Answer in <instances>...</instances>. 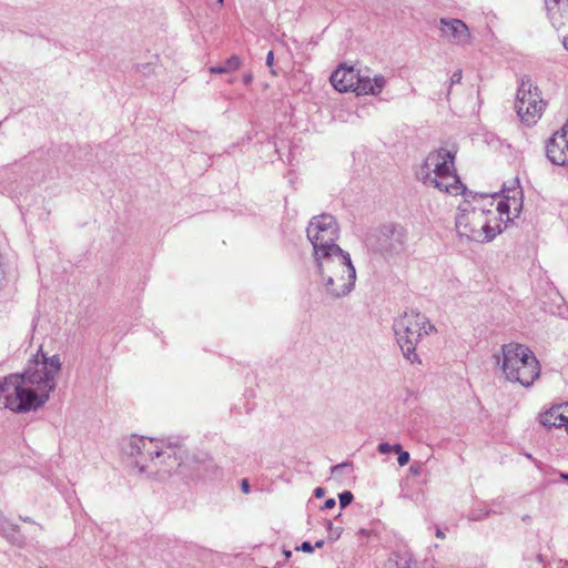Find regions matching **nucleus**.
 <instances>
[{"label": "nucleus", "instance_id": "nucleus-9", "mask_svg": "<svg viewBox=\"0 0 568 568\" xmlns=\"http://www.w3.org/2000/svg\"><path fill=\"white\" fill-rule=\"evenodd\" d=\"M306 232L307 239L313 245L314 260L329 255L335 248L342 250L336 244L339 237V227L333 215L324 213L313 217Z\"/></svg>", "mask_w": 568, "mask_h": 568}, {"label": "nucleus", "instance_id": "nucleus-14", "mask_svg": "<svg viewBox=\"0 0 568 568\" xmlns=\"http://www.w3.org/2000/svg\"><path fill=\"white\" fill-rule=\"evenodd\" d=\"M495 197L497 203L494 205V211H496V221L499 223L511 221V214L517 216L523 209L521 190H515L513 196L500 199L495 195Z\"/></svg>", "mask_w": 568, "mask_h": 568}, {"label": "nucleus", "instance_id": "nucleus-35", "mask_svg": "<svg viewBox=\"0 0 568 568\" xmlns=\"http://www.w3.org/2000/svg\"><path fill=\"white\" fill-rule=\"evenodd\" d=\"M323 545H324V540L321 539V540H317L313 547L322 548Z\"/></svg>", "mask_w": 568, "mask_h": 568}, {"label": "nucleus", "instance_id": "nucleus-19", "mask_svg": "<svg viewBox=\"0 0 568 568\" xmlns=\"http://www.w3.org/2000/svg\"><path fill=\"white\" fill-rule=\"evenodd\" d=\"M326 527H327V530H328V538L329 539L336 540V539L339 538V536L342 534V528L341 527H334L331 520L326 521Z\"/></svg>", "mask_w": 568, "mask_h": 568}, {"label": "nucleus", "instance_id": "nucleus-20", "mask_svg": "<svg viewBox=\"0 0 568 568\" xmlns=\"http://www.w3.org/2000/svg\"><path fill=\"white\" fill-rule=\"evenodd\" d=\"M352 463L349 462H344V463H341V464H337L335 466H333L331 468V473L333 476H338L339 473H343L344 469H347V470H352Z\"/></svg>", "mask_w": 568, "mask_h": 568}, {"label": "nucleus", "instance_id": "nucleus-33", "mask_svg": "<svg viewBox=\"0 0 568 568\" xmlns=\"http://www.w3.org/2000/svg\"><path fill=\"white\" fill-rule=\"evenodd\" d=\"M436 537L440 538V539H444L445 538V534L442 531L440 528H436Z\"/></svg>", "mask_w": 568, "mask_h": 568}, {"label": "nucleus", "instance_id": "nucleus-12", "mask_svg": "<svg viewBox=\"0 0 568 568\" xmlns=\"http://www.w3.org/2000/svg\"><path fill=\"white\" fill-rule=\"evenodd\" d=\"M546 155L552 164H568V118L561 129L547 141Z\"/></svg>", "mask_w": 568, "mask_h": 568}, {"label": "nucleus", "instance_id": "nucleus-13", "mask_svg": "<svg viewBox=\"0 0 568 568\" xmlns=\"http://www.w3.org/2000/svg\"><path fill=\"white\" fill-rule=\"evenodd\" d=\"M442 37L448 42L465 45L470 41V32L466 23L459 19H440Z\"/></svg>", "mask_w": 568, "mask_h": 568}, {"label": "nucleus", "instance_id": "nucleus-21", "mask_svg": "<svg viewBox=\"0 0 568 568\" xmlns=\"http://www.w3.org/2000/svg\"><path fill=\"white\" fill-rule=\"evenodd\" d=\"M338 498H339L341 508H345L346 506H348L352 503L354 496L351 491L346 490V491L341 493L338 495Z\"/></svg>", "mask_w": 568, "mask_h": 568}, {"label": "nucleus", "instance_id": "nucleus-29", "mask_svg": "<svg viewBox=\"0 0 568 568\" xmlns=\"http://www.w3.org/2000/svg\"><path fill=\"white\" fill-rule=\"evenodd\" d=\"M241 488H242L244 494H248L250 493V484H248L247 479H243L242 480Z\"/></svg>", "mask_w": 568, "mask_h": 568}, {"label": "nucleus", "instance_id": "nucleus-39", "mask_svg": "<svg viewBox=\"0 0 568 568\" xmlns=\"http://www.w3.org/2000/svg\"><path fill=\"white\" fill-rule=\"evenodd\" d=\"M560 477H561L564 480L568 481V474H564V473H561V474H560Z\"/></svg>", "mask_w": 568, "mask_h": 568}, {"label": "nucleus", "instance_id": "nucleus-1", "mask_svg": "<svg viewBox=\"0 0 568 568\" xmlns=\"http://www.w3.org/2000/svg\"><path fill=\"white\" fill-rule=\"evenodd\" d=\"M124 452L134 458V465L140 473L154 474L159 479H165L172 474L190 479L202 478L213 466L211 459L197 456L183 460L174 448L162 449L159 440L143 436H132Z\"/></svg>", "mask_w": 568, "mask_h": 568}, {"label": "nucleus", "instance_id": "nucleus-37", "mask_svg": "<svg viewBox=\"0 0 568 568\" xmlns=\"http://www.w3.org/2000/svg\"><path fill=\"white\" fill-rule=\"evenodd\" d=\"M20 519L24 523H33V520L30 517H20Z\"/></svg>", "mask_w": 568, "mask_h": 568}, {"label": "nucleus", "instance_id": "nucleus-22", "mask_svg": "<svg viewBox=\"0 0 568 568\" xmlns=\"http://www.w3.org/2000/svg\"><path fill=\"white\" fill-rule=\"evenodd\" d=\"M396 568H413V562L409 558L406 557H398V559L395 561ZM392 568V567H389Z\"/></svg>", "mask_w": 568, "mask_h": 568}, {"label": "nucleus", "instance_id": "nucleus-41", "mask_svg": "<svg viewBox=\"0 0 568 568\" xmlns=\"http://www.w3.org/2000/svg\"><path fill=\"white\" fill-rule=\"evenodd\" d=\"M565 427H566V430H567V433H568V420H567V424H566V426H565Z\"/></svg>", "mask_w": 568, "mask_h": 568}, {"label": "nucleus", "instance_id": "nucleus-2", "mask_svg": "<svg viewBox=\"0 0 568 568\" xmlns=\"http://www.w3.org/2000/svg\"><path fill=\"white\" fill-rule=\"evenodd\" d=\"M462 194L464 200L455 217L458 236L479 243L493 241L501 232L494 211L495 194L466 192V189Z\"/></svg>", "mask_w": 568, "mask_h": 568}, {"label": "nucleus", "instance_id": "nucleus-10", "mask_svg": "<svg viewBox=\"0 0 568 568\" xmlns=\"http://www.w3.org/2000/svg\"><path fill=\"white\" fill-rule=\"evenodd\" d=\"M366 242L374 252L379 253L385 258H392L405 251L407 231L399 224H384L368 235Z\"/></svg>", "mask_w": 568, "mask_h": 568}, {"label": "nucleus", "instance_id": "nucleus-31", "mask_svg": "<svg viewBox=\"0 0 568 568\" xmlns=\"http://www.w3.org/2000/svg\"><path fill=\"white\" fill-rule=\"evenodd\" d=\"M314 495H315V497L321 498V497H323L325 495V489L322 488V487H317L314 490Z\"/></svg>", "mask_w": 568, "mask_h": 568}, {"label": "nucleus", "instance_id": "nucleus-38", "mask_svg": "<svg viewBox=\"0 0 568 568\" xmlns=\"http://www.w3.org/2000/svg\"><path fill=\"white\" fill-rule=\"evenodd\" d=\"M3 282H4V276L2 273H0V288L2 287L3 285Z\"/></svg>", "mask_w": 568, "mask_h": 568}, {"label": "nucleus", "instance_id": "nucleus-8", "mask_svg": "<svg viewBox=\"0 0 568 568\" xmlns=\"http://www.w3.org/2000/svg\"><path fill=\"white\" fill-rule=\"evenodd\" d=\"M332 85L339 92H354L357 95H378L386 87L382 74L374 78L363 75L359 70L345 64L339 65L329 78Z\"/></svg>", "mask_w": 568, "mask_h": 568}, {"label": "nucleus", "instance_id": "nucleus-7", "mask_svg": "<svg viewBox=\"0 0 568 568\" xmlns=\"http://www.w3.org/2000/svg\"><path fill=\"white\" fill-rule=\"evenodd\" d=\"M42 358L21 375L23 385L34 394L37 408L49 399L50 393L55 388V376L62 365L58 355L47 357L42 354Z\"/></svg>", "mask_w": 568, "mask_h": 568}, {"label": "nucleus", "instance_id": "nucleus-25", "mask_svg": "<svg viewBox=\"0 0 568 568\" xmlns=\"http://www.w3.org/2000/svg\"><path fill=\"white\" fill-rule=\"evenodd\" d=\"M398 465L399 466H405L408 464L409 462V454L407 452H400V454L398 455Z\"/></svg>", "mask_w": 568, "mask_h": 568}, {"label": "nucleus", "instance_id": "nucleus-6", "mask_svg": "<svg viewBox=\"0 0 568 568\" xmlns=\"http://www.w3.org/2000/svg\"><path fill=\"white\" fill-rule=\"evenodd\" d=\"M501 356V371L506 381L529 388L539 378L540 363L528 346L519 343L504 344Z\"/></svg>", "mask_w": 568, "mask_h": 568}, {"label": "nucleus", "instance_id": "nucleus-26", "mask_svg": "<svg viewBox=\"0 0 568 568\" xmlns=\"http://www.w3.org/2000/svg\"><path fill=\"white\" fill-rule=\"evenodd\" d=\"M377 449L381 454H388L392 452V445L388 443H381Z\"/></svg>", "mask_w": 568, "mask_h": 568}, {"label": "nucleus", "instance_id": "nucleus-32", "mask_svg": "<svg viewBox=\"0 0 568 568\" xmlns=\"http://www.w3.org/2000/svg\"><path fill=\"white\" fill-rule=\"evenodd\" d=\"M392 452H395L399 455L400 452H403L402 446L399 444L392 445Z\"/></svg>", "mask_w": 568, "mask_h": 568}, {"label": "nucleus", "instance_id": "nucleus-11", "mask_svg": "<svg viewBox=\"0 0 568 568\" xmlns=\"http://www.w3.org/2000/svg\"><path fill=\"white\" fill-rule=\"evenodd\" d=\"M546 103L540 97V92L529 79L521 80L517 90L515 109L521 122L530 126L537 123L541 118Z\"/></svg>", "mask_w": 568, "mask_h": 568}, {"label": "nucleus", "instance_id": "nucleus-30", "mask_svg": "<svg viewBox=\"0 0 568 568\" xmlns=\"http://www.w3.org/2000/svg\"><path fill=\"white\" fill-rule=\"evenodd\" d=\"M335 499L334 498H328L325 503H324V506L323 508L325 509H331L335 506Z\"/></svg>", "mask_w": 568, "mask_h": 568}, {"label": "nucleus", "instance_id": "nucleus-36", "mask_svg": "<svg viewBox=\"0 0 568 568\" xmlns=\"http://www.w3.org/2000/svg\"><path fill=\"white\" fill-rule=\"evenodd\" d=\"M251 81H252V77H251L250 74H247V75H245V77H244V82H245L246 84L251 83Z\"/></svg>", "mask_w": 568, "mask_h": 568}, {"label": "nucleus", "instance_id": "nucleus-23", "mask_svg": "<svg viewBox=\"0 0 568 568\" xmlns=\"http://www.w3.org/2000/svg\"><path fill=\"white\" fill-rule=\"evenodd\" d=\"M487 515H488V511L481 513V511L473 510V511L469 513L468 519H470V520H481Z\"/></svg>", "mask_w": 568, "mask_h": 568}, {"label": "nucleus", "instance_id": "nucleus-3", "mask_svg": "<svg viewBox=\"0 0 568 568\" xmlns=\"http://www.w3.org/2000/svg\"><path fill=\"white\" fill-rule=\"evenodd\" d=\"M315 264L320 285L328 297L341 298L353 291L356 271L349 253L335 248L329 255L315 258Z\"/></svg>", "mask_w": 568, "mask_h": 568}, {"label": "nucleus", "instance_id": "nucleus-40", "mask_svg": "<svg viewBox=\"0 0 568 568\" xmlns=\"http://www.w3.org/2000/svg\"><path fill=\"white\" fill-rule=\"evenodd\" d=\"M223 1H224V0H217V2H219L220 4H223Z\"/></svg>", "mask_w": 568, "mask_h": 568}, {"label": "nucleus", "instance_id": "nucleus-27", "mask_svg": "<svg viewBox=\"0 0 568 568\" xmlns=\"http://www.w3.org/2000/svg\"><path fill=\"white\" fill-rule=\"evenodd\" d=\"M298 549H301L304 552H312L314 547L312 546V544L310 541H304V542H302V545Z\"/></svg>", "mask_w": 568, "mask_h": 568}, {"label": "nucleus", "instance_id": "nucleus-5", "mask_svg": "<svg viewBox=\"0 0 568 568\" xmlns=\"http://www.w3.org/2000/svg\"><path fill=\"white\" fill-rule=\"evenodd\" d=\"M393 329L403 356L410 364H422L418 344L437 329L429 318L417 311L405 312L394 320Z\"/></svg>", "mask_w": 568, "mask_h": 568}, {"label": "nucleus", "instance_id": "nucleus-16", "mask_svg": "<svg viewBox=\"0 0 568 568\" xmlns=\"http://www.w3.org/2000/svg\"><path fill=\"white\" fill-rule=\"evenodd\" d=\"M568 422V403L550 407L540 415V423L548 428L566 426Z\"/></svg>", "mask_w": 568, "mask_h": 568}, {"label": "nucleus", "instance_id": "nucleus-28", "mask_svg": "<svg viewBox=\"0 0 568 568\" xmlns=\"http://www.w3.org/2000/svg\"><path fill=\"white\" fill-rule=\"evenodd\" d=\"M273 62H274V53H273V51H270L267 53V57H266V65L268 68H272L273 67Z\"/></svg>", "mask_w": 568, "mask_h": 568}, {"label": "nucleus", "instance_id": "nucleus-24", "mask_svg": "<svg viewBox=\"0 0 568 568\" xmlns=\"http://www.w3.org/2000/svg\"><path fill=\"white\" fill-rule=\"evenodd\" d=\"M462 78H463V74H462V70H456L452 77H450V84H449V88H452V85L456 84V83H459L462 81Z\"/></svg>", "mask_w": 568, "mask_h": 568}, {"label": "nucleus", "instance_id": "nucleus-15", "mask_svg": "<svg viewBox=\"0 0 568 568\" xmlns=\"http://www.w3.org/2000/svg\"><path fill=\"white\" fill-rule=\"evenodd\" d=\"M551 24L558 30L568 20V0H545Z\"/></svg>", "mask_w": 568, "mask_h": 568}, {"label": "nucleus", "instance_id": "nucleus-34", "mask_svg": "<svg viewBox=\"0 0 568 568\" xmlns=\"http://www.w3.org/2000/svg\"><path fill=\"white\" fill-rule=\"evenodd\" d=\"M562 45L566 50H568V36L564 37L562 39Z\"/></svg>", "mask_w": 568, "mask_h": 568}, {"label": "nucleus", "instance_id": "nucleus-17", "mask_svg": "<svg viewBox=\"0 0 568 568\" xmlns=\"http://www.w3.org/2000/svg\"><path fill=\"white\" fill-rule=\"evenodd\" d=\"M0 535L9 542L18 546H21L24 540L19 526L9 520L2 511H0Z\"/></svg>", "mask_w": 568, "mask_h": 568}, {"label": "nucleus", "instance_id": "nucleus-18", "mask_svg": "<svg viewBox=\"0 0 568 568\" xmlns=\"http://www.w3.org/2000/svg\"><path fill=\"white\" fill-rule=\"evenodd\" d=\"M242 65V60L237 55H231L222 65L210 67L209 72L212 74H222L236 71Z\"/></svg>", "mask_w": 568, "mask_h": 568}, {"label": "nucleus", "instance_id": "nucleus-4", "mask_svg": "<svg viewBox=\"0 0 568 568\" xmlns=\"http://www.w3.org/2000/svg\"><path fill=\"white\" fill-rule=\"evenodd\" d=\"M416 175L424 185L453 195L464 193L466 189L456 173L454 155L446 149L430 152Z\"/></svg>", "mask_w": 568, "mask_h": 568}]
</instances>
